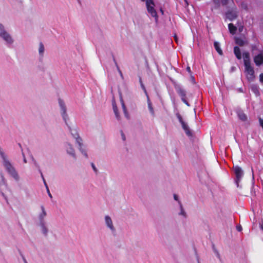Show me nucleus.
I'll return each mask as SVG.
<instances>
[{"instance_id":"6","label":"nucleus","mask_w":263,"mask_h":263,"mask_svg":"<svg viewBox=\"0 0 263 263\" xmlns=\"http://www.w3.org/2000/svg\"><path fill=\"white\" fill-rule=\"evenodd\" d=\"M176 117L178 119L179 122L181 124V126L185 133L186 135L190 137L193 136V133L191 130L190 129V128L187 124L183 121L181 116L179 114H176Z\"/></svg>"},{"instance_id":"24","label":"nucleus","mask_w":263,"mask_h":263,"mask_svg":"<svg viewBox=\"0 0 263 263\" xmlns=\"http://www.w3.org/2000/svg\"><path fill=\"white\" fill-rule=\"evenodd\" d=\"M179 204H180V214L183 215L184 217H186V213L184 212L182 205L180 201H179Z\"/></svg>"},{"instance_id":"11","label":"nucleus","mask_w":263,"mask_h":263,"mask_svg":"<svg viewBox=\"0 0 263 263\" xmlns=\"http://www.w3.org/2000/svg\"><path fill=\"white\" fill-rule=\"evenodd\" d=\"M254 62L257 65H260L263 63V56L259 54L254 58Z\"/></svg>"},{"instance_id":"36","label":"nucleus","mask_w":263,"mask_h":263,"mask_svg":"<svg viewBox=\"0 0 263 263\" xmlns=\"http://www.w3.org/2000/svg\"><path fill=\"white\" fill-rule=\"evenodd\" d=\"M236 229H237V230L238 231H239V232H240V231H241L242 230V227H241V226H240V225H239V226H237L236 227Z\"/></svg>"},{"instance_id":"48","label":"nucleus","mask_w":263,"mask_h":263,"mask_svg":"<svg viewBox=\"0 0 263 263\" xmlns=\"http://www.w3.org/2000/svg\"><path fill=\"white\" fill-rule=\"evenodd\" d=\"M161 12H162V14L163 13V11L162 9H161Z\"/></svg>"},{"instance_id":"46","label":"nucleus","mask_w":263,"mask_h":263,"mask_svg":"<svg viewBox=\"0 0 263 263\" xmlns=\"http://www.w3.org/2000/svg\"><path fill=\"white\" fill-rule=\"evenodd\" d=\"M44 233L45 234H46V233H47V230L46 229V228H44Z\"/></svg>"},{"instance_id":"26","label":"nucleus","mask_w":263,"mask_h":263,"mask_svg":"<svg viewBox=\"0 0 263 263\" xmlns=\"http://www.w3.org/2000/svg\"><path fill=\"white\" fill-rule=\"evenodd\" d=\"M44 46L42 43H40V46H39V51L40 54H42L44 52Z\"/></svg>"},{"instance_id":"29","label":"nucleus","mask_w":263,"mask_h":263,"mask_svg":"<svg viewBox=\"0 0 263 263\" xmlns=\"http://www.w3.org/2000/svg\"><path fill=\"white\" fill-rule=\"evenodd\" d=\"M116 65L117 66V68L118 71H119L120 76L122 78H123V74H122L121 70L120 69V68H119V66H118V65H117L116 62Z\"/></svg>"},{"instance_id":"31","label":"nucleus","mask_w":263,"mask_h":263,"mask_svg":"<svg viewBox=\"0 0 263 263\" xmlns=\"http://www.w3.org/2000/svg\"><path fill=\"white\" fill-rule=\"evenodd\" d=\"M39 171H40V172L41 173V176H42V177L43 178V180L44 181V184L46 186V187L47 188V186H47V183H46V182L45 181V179H44V178L43 177V174H42V172L41 171V170H39Z\"/></svg>"},{"instance_id":"32","label":"nucleus","mask_w":263,"mask_h":263,"mask_svg":"<svg viewBox=\"0 0 263 263\" xmlns=\"http://www.w3.org/2000/svg\"><path fill=\"white\" fill-rule=\"evenodd\" d=\"M91 166H92V168H93V171H94L96 173H97V168L96 167V166H95V164H94L93 163H91Z\"/></svg>"},{"instance_id":"42","label":"nucleus","mask_w":263,"mask_h":263,"mask_svg":"<svg viewBox=\"0 0 263 263\" xmlns=\"http://www.w3.org/2000/svg\"><path fill=\"white\" fill-rule=\"evenodd\" d=\"M174 37L175 41H176V42L177 43V42H178V38H177V35L175 34Z\"/></svg>"},{"instance_id":"47","label":"nucleus","mask_w":263,"mask_h":263,"mask_svg":"<svg viewBox=\"0 0 263 263\" xmlns=\"http://www.w3.org/2000/svg\"><path fill=\"white\" fill-rule=\"evenodd\" d=\"M24 161L25 163H26V160L25 158L24 159Z\"/></svg>"},{"instance_id":"35","label":"nucleus","mask_w":263,"mask_h":263,"mask_svg":"<svg viewBox=\"0 0 263 263\" xmlns=\"http://www.w3.org/2000/svg\"><path fill=\"white\" fill-rule=\"evenodd\" d=\"M121 132L122 138L123 141H125V136L123 134V132L122 130L121 131Z\"/></svg>"},{"instance_id":"44","label":"nucleus","mask_w":263,"mask_h":263,"mask_svg":"<svg viewBox=\"0 0 263 263\" xmlns=\"http://www.w3.org/2000/svg\"><path fill=\"white\" fill-rule=\"evenodd\" d=\"M23 259L24 261V263H28L26 259H25V258L24 257H23Z\"/></svg>"},{"instance_id":"50","label":"nucleus","mask_w":263,"mask_h":263,"mask_svg":"<svg viewBox=\"0 0 263 263\" xmlns=\"http://www.w3.org/2000/svg\"><path fill=\"white\" fill-rule=\"evenodd\" d=\"M253 179H254V175H252Z\"/></svg>"},{"instance_id":"22","label":"nucleus","mask_w":263,"mask_h":263,"mask_svg":"<svg viewBox=\"0 0 263 263\" xmlns=\"http://www.w3.org/2000/svg\"><path fill=\"white\" fill-rule=\"evenodd\" d=\"M41 209H42V212L40 215V219L41 220H42L44 219V218L46 216V212L45 211L44 207L43 205L41 206Z\"/></svg>"},{"instance_id":"18","label":"nucleus","mask_w":263,"mask_h":263,"mask_svg":"<svg viewBox=\"0 0 263 263\" xmlns=\"http://www.w3.org/2000/svg\"><path fill=\"white\" fill-rule=\"evenodd\" d=\"M121 102L122 107L124 115L126 118L128 119L129 115L128 114L127 109L126 108L125 105L123 100L122 99H121Z\"/></svg>"},{"instance_id":"17","label":"nucleus","mask_w":263,"mask_h":263,"mask_svg":"<svg viewBox=\"0 0 263 263\" xmlns=\"http://www.w3.org/2000/svg\"><path fill=\"white\" fill-rule=\"evenodd\" d=\"M121 102L122 107L124 115L126 118L128 119L129 115L128 114L127 109L126 108L125 105L123 100L122 99H121Z\"/></svg>"},{"instance_id":"28","label":"nucleus","mask_w":263,"mask_h":263,"mask_svg":"<svg viewBox=\"0 0 263 263\" xmlns=\"http://www.w3.org/2000/svg\"><path fill=\"white\" fill-rule=\"evenodd\" d=\"M225 19L230 20V10L228 9L225 14Z\"/></svg>"},{"instance_id":"8","label":"nucleus","mask_w":263,"mask_h":263,"mask_svg":"<svg viewBox=\"0 0 263 263\" xmlns=\"http://www.w3.org/2000/svg\"><path fill=\"white\" fill-rule=\"evenodd\" d=\"M0 36L8 43L11 44L13 42V40L9 34L6 32L4 30V26L0 24Z\"/></svg>"},{"instance_id":"41","label":"nucleus","mask_w":263,"mask_h":263,"mask_svg":"<svg viewBox=\"0 0 263 263\" xmlns=\"http://www.w3.org/2000/svg\"><path fill=\"white\" fill-rule=\"evenodd\" d=\"M260 228L263 231V220H261V223H260Z\"/></svg>"},{"instance_id":"23","label":"nucleus","mask_w":263,"mask_h":263,"mask_svg":"<svg viewBox=\"0 0 263 263\" xmlns=\"http://www.w3.org/2000/svg\"><path fill=\"white\" fill-rule=\"evenodd\" d=\"M235 41L236 44L239 46H242L244 45V42L241 39L235 37Z\"/></svg>"},{"instance_id":"13","label":"nucleus","mask_w":263,"mask_h":263,"mask_svg":"<svg viewBox=\"0 0 263 263\" xmlns=\"http://www.w3.org/2000/svg\"><path fill=\"white\" fill-rule=\"evenodd\" d=\"M112 105L113 110L115 114L116 117L117 118V119L118 120H119L120 119V115H119V113L118 112L117 106L115 101H112Z\"/></svg>"},{"instance_id":"30","label":"nucleus","mask_w":263,"mask_h":263,"mask_svg":"<svg viewBox=\"0 0 263 263\" xmlns=\"http://www.w3.org/2000/svg\"><path fill=\"white\" fill-rule=\"evenodd\" d=\"M148 108H149V109L150 110V112L152 114H154V111L153 108L152 106H151V104H148Z\"/></svg>"},{"instance_id":"12","label":"nucleus","mask_w":263,"mask_h":263,"mask_svg":"<svg viewBox=\"0 0 263 263\" xmlns=\"http://www.w3.org/2000/svg\"><path fill=\"white\" fill-rule=\"evenodd\" d=\"M105 222H106V224H107V226L112 231L115 230V229H114L113 224H112V220H111V218H110V217H109L108 216H106L105 217Z\"/></svg>"},{"instance_id":"38","label":"nucleus","mask_w":263,"mask_h":263,"mask_svg":"<svg viewBox=\"0 0 263 263\" xmlns=\"http://www.w3.org/2000/svg\"><path fill=\"white\" fill-rule=\"evenodd\" d=\"M174 199H175V200L178 201V202L179 201L178 200V196H177V195L176 194H174Z\"/></svg>"},{"instance_id":"20","label":"nucleus","mask_w":263,"mask_h":263,"mask_svg":"<svg viewBox=\"0 0 263 263\" xmlns=\"http://www.w3.org/2000/svg\"><path fill=\"white\" fill-rule=\"evenodd\" d=\"M251 89L257 96H259V95H260L259 91L258 90V87L256 85H251Z\"/></svg>"},{"instance_id":"37","label":"nucleus","mask_w":263,"mask_h":263,"mask_svg":"<svg viewBox=\"0 0 263 263\" xmlns=\"http://www.w3.org/2000/svg\"><path fill=\"white\" fill-rule=\"evenodd\" d=\"M260 81L263 83V73H261L259 76Z\"/></svg>"},{"instance_id":"15","label":"nucleus","mask_w":263,"mask_h":263,"mask_svg":"<svg viewBox=\"0 0 263 263\" xmlns=\"http://www.w3.org/2000/svg\"><path fill=\"white\" fill-rule=\"evenodd\" d=\"M214 46L215 50L218 52V53L219 55H222L223 54V52H222V50L220 48V45H219V43L217 42H214Z\"/></svg>"},{"instance_id":"25","label":"nucleus","mask_w":263,"mask_h":263,"mask_svg":"<svg viewBox=\"0 0 263 263\" xmlns=\"http://www.w3.org/2000/svg\"><path fill=\"white\" fill-rule=\"evenodd\" d=\"M213 2L215 5V9H218L220 7V0H213Z\"/></svg>"},{"instance_id":"45","label":"nucleus","mask_w":263,"mask_h":263,"mask_svg":"<svg viewBox=\"0 0 263 263\" xmlns=\"http://www.w3.org/2000/svg\"><path fill=\"white\" fill-rule=\"evenodd\" d=\"M230 27H231L230 23H229L228 24V29L230 31Z\"/></svg>"},{"instance_id":"39","label":"nucleus","mask_w":263,"mask_h":263,"mask_svg":"<svg viewBox=\"0 0 263 263\" xmlns=\"http://www.w3.org/2000/svg\"><path fill=\"white\" fill-rule=\"evenodd\" d=\"M186 70L189 72V73H191V68L189 66H187V68H186Z\"/></svg>"},{"instance_id":"3","label":"nucleus","mask_w":263,"mask_h":263,"mask_svg":"<svg viewBox=\"0 0 263 263\" xmlns=\"http://www.w3.org/2000/svg\"><path fill=\"white\" fill-rule=\"evenodd\" d=\"M234 177V182L237 187H241V186L239 185V182L241 180L243 176V171L242 168L238 166L233 167Z\"/></svg>"},{"instance_id":"1","label":"nucleus","mask_w":263,"mask_h":263,"mask_svg":"<svg viewBox=\"0 0 263 263\" xmlns=\"http://www.w3.org/2000/svg\"><path fill=\"white\" fill-rule=\"evenodd\" d=\"M238 12L236 8H232L231 9V34L237 33V30L239 32H241L243 29V25L241 20H236L238 16Z\"/></svg>"},{"instance_id":"2","label":"nucleus","mask_w":263,"mask_h":263,"mask_svg":"<svg viewBox=\"0 0 263 263\" xmlns=\"http://www.w3.org/2000/svg\"><path fill=\"white\" fill-rule=\"evenodd\" d=\"M0 155L3 160V164L8 173L15 179H18V176L14 167L8 160L6 155L0 147Z\"/></svg>"},{"instance_id":"33","label":"nucleus","mask_w":263,"mask_h":263,"mask_svg":"<svg viewBox=\"0 0 263 263\" xmlns=\"http://www.w3.org/2000/svg\"><path fill=\"white\" fill-rule=\"evenodd\" d=\"M259 120L260 125L261 126V127L263 128V119H261V118H260L259 119Z\"/></svg>"},{"instance_id":"10","label":"nucleus","mask_w":263,"mask_h":263,"mask_svg":"<svg viewBox=\"0 0 263 263\" xmlns=\"http://www.w3.org/2000/svg\"><path fill=\"white\" fill-rule=\"evenodd\" d=\"M59 103L61 109L62 116L63 119L65 120L66 123L67 124L66 119L68 118V116L66 114V108L65 105V103L61 99H59Z\"/></svg>"},{"instance_id":"21","label":"nucleus","mask_w":263,"mask_h":263,"mask_svg":"<svg viewBox=\"0 0 263 263\" xmlns=\"http://www.w3.org/2000/svg\"><path fill=\"white\" fill-rule=\"evenodd\" d=\"M68 147L67 149V153L73 156L75 158L74 151L73 148L72 147L71 145L70 144H68Z\"/></svg>"},{"instance_id":"4","label":"nucleus","mask_w":263,"mask_h":263,"mask_svg":"<svg viewBox=\"0 0 263 263\" xmlns=\"http://www.w3.org/2000/svg\"><path fill=\"white\" fill-rule=\"evenodd\" d=\"M69 128V130H70L71 135L76 139V142L79 144L80 151L82 152V154H84V155L86 158H87L88 156H87V153H86V152L85 151L82 149V145H83L82 140L79 136V134H78L77 129H71L70 127Z\"/></svg>"},{"instance_id":"43","label":"nucleus","mask_w":263,"mask_h":263,"mask_svg":"<svg viewBox=\"0 0 263 263\" xmlns=\"http://www.w3.org/2000/svg\"><path fill=\"white\" fill-rule=\"evenodd\" d=\"M140 82L141 83V86L144 89V85H143L142 83V80H141V79L140 78Z\"/></svg>"},{"instance_id":"7","label":"nucleus","mask_w":263,"mask_h":263,"mask_svg":"<svg viewBox=\"0 0 263 263\" xmlns=\"http://www.w3.org/2000/svg\"><path fill=\"white\" fill-rule=\"evenodd\" d=\"M175 87L176 92L181 97L182 101L187 106H190V105L186 99V91L180 86H176Z\"/></svg>"},{"instance_id":"9","label":"nucleus","mask_w":263,"mask_h":263,"mask_svg":"<svg viewBox=\"0 0 263 263\" xmlns=\"http://www.w3.org/2000/svg\"><path fill=\"white\" fill-rule=\"evenodd\" d=\"M245 70L247 73V79L249 81H252L254 78V71L253 68L251 66L250 64L246 63L245 65Z\"/></svg>"},{"instance_id":"27","label":"nucleus","mask_w":263,"mask_h":263,"mask_svg":"<svg viewBox=\"0 0 263 263\" xmlns=\"http://www.w3.org/2000/svg\"><path fill=\"white\" fill-rule=\"evenodd\" d=\"M220 1L222 6H226L229 3V0H220Z\"/></svg>"},{"instance_id":"40","label":"nucleus","mask_w":263,"mask_h":263,"mask_svg":"<svg viewBox=\"0 0 263 263\" xmlns=\"http://www.w3.org/2000/svg\"><path fill=\"white\" fill-rule=\"evenodd\" d=\"M260 228L263 231V220H261V223H260Z\"/></svg>"},{"instance_id":"14","label":"nucleus","mask_w":263,"mask_h":263,"mask_svg":"<svg viewBox=\"0 0 263 263\" xmlns=\"http://www.w3.org/2000/svg\"><path fill=\"white\" fill-rule=\"evenodd\" d=\"M237 113L239 119L241 120V121H245L247 120V116L242 111L238 110L237 111Z\"/></svg>"},{"instance_id":"49","label":"nucleus","mask_w":263,"mask_h":263,"mask_svg":"<svg viewBox=\"0 0 263 263\" xmlns=\"http://www.w3.org/2000/svg\"><path fill=\"white\" fill-rule=\"evenodd\" d=\"M142 2L146 1L145 0H141Z\"/></svg>"},{"instance_id":"34","label":"nucleus","mask_w":263,"mask_h":263,"mask_svg":"<svg viewBox=\"0 0 263 263\" xmlns=\"http://www.w3.org/2000/svg\"><path fill=\"white\" fill-rule=\"evenodd\" d=\"M47 189V192H48V194L49 196L51 198H52V195H51V193H50V191H49V189H48V186H47V189Z\"/></svg>"},{"instance_id":"19","label":"nucleus","mask_w":263,"mask_h":263,"mask_svg":"<svg viewBox=\"0 0 263 263\" xmlns=\"http://www.w3.org/2000/svg\"><path fill=\"white\" fill-rule=\"evenodd\" d=\"M234 52L238 59H241V52L239 47H235L234 49Z\"/></svg>"},{"instance_id":"16","label":"nucleus","mask_w":263,"mask_h":263,"mask_svg":"<svg viewBox=\"0 0 263 263\" xmlns=\"http://www.w3.org/2000/svg\"><path fill=\"white\" fill-rule=\"evenodd\" d=\"M243 57L244 60V64L245 65L246 63L250 64L249 53L248 52H244L243 53Z\"/></svg>"},{"instance_id":"5","label":"nucleus","mask_w":263,"mask_h":263,"mask_svg":"<svg viewBox=\"0 0 263 263\" xmlns=\"http://www.w3.org/2000/svg\"><path fill=\"white\" fill-rule=\"evenodd\" d=\"M146 6L148 12L151 14L152 17H155L156 21H157L158 16L154 8L155 4L153 0H146Z\"/></svg>"}]
</instances>
